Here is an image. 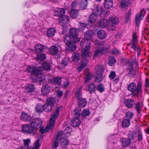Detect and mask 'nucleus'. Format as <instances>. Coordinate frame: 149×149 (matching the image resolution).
Wrapping results in <instances>:
<instances>
[{
	"mask_svg": "<svg viewBox=\"0 0 149 149\" xmlns=\"http://www.w3.org/2000/svg\"><path fill=\"white\" fill-rule=\"evenodd\" d=\"M35 3L32 0H30L27 1L25 4V6L27 8H29L32 6Z\"/></svg>",
	"mask_w": 149,
	"mask_h": 149,
	"instance_id": "obj_58",
	"label": "nucleus"
},
{
	"mask_svg": "<svg viewBox=\"0 0 149 149\" xmlns=\"http://www.w3.org/2000/svg\"><path fill=\"white\" fill-rule=\"evenodd\" d=\"M102 74L100 73L97 74L95 78V80L96 82H100L102 81Z\"/></svg>",
	"mask_w": 149,
	"mask_h": 149,
	"instance_id": "obj_49",
	"label": "nucleus"
},
{
	"mask_svg": "<svg viewBox=\"0 0 149 149\" xmlns=\"http://www.w3.org/2000/svg\"><path fill=\"white\" fill-rule=\"evenodd\" d=\"M95 9L93 12L90 15L89 21L91 24H93L97 18V16H99L101 15L103 12L102 7L100 5H95Z\"/></svg>",
	"mask_w": 149,
	"mask_h": 149,
	"instance_id": "obj_4",
	"label": "nucleus"
},
{
	"mask_svg": "<svg viewBox=\"0 0 149 149\" xmlns=\"http://www.w3.org/2000/svg\"><path fill=\"white\" fill-rule=\"evenodd\" d=\"M79 102V106L81 107H84L87 104V102L85 99L82 98L78 99Z\"/></svg>",
	"mask_w": 149,
	"mask_h": 149,
	"instance_id": "obj_35",
	"label": "nucleus"
},
{
	"mask_svg": "<svg viewBox=\"0 0 149 149\" xmlns=\"http://www.w3.org/2000/svg\"><path fill=\"white\" fill-rule=\"evenodd\" d=\"M58 48L55 46H51L49 49V52L50 54L53 55H55L58 52Z\"/></svg>",
	"mask_w": 149,
	"mask_h": 149,
	"instance_id": "obj_37",
	"label": "nucleus"
},
{
	"mask_svg": "<svg viewBox=\"0 0 149 149\" xmlns=\"http://www.w3.org/2000/svg\"><path fill=\"white\" fill-rule=\"evenodd\" d=\"M109 24V22L106 19H102L98 23L99 26L100 27H106Z\"/></svg>",
	"mask_w": 149,
	"mask_h": 149,
	"instance_id": "obj_20",
	"label": "nucleus"
},
{
	"mask_svg": "<svg viewBox=\"0 0 149 149\" xmlns=\"http://www.w3.org/2000/svg\"><path fill=\"white\" fill-rule=\"evenodd\" d=\"M95 45H97V46L96 47H98L100 48V49H98L96 50L95 52L94 56V57L96 58L103 52V51L104 45L102 44L101 42L97 40H96L95 42Z\"/></svg>",
	"mask_w": 149,
	"mask_h": 149,
	"instance_id": "obj_13",
	"label": "nucleus"
},
{
	"mask_svg": "<svg viewBox=\"0 0 149 149\" xmlns=\"http://www.w3.org/2000/svg\"><path fill=\"white\" fill-rule=\"evenodd\" d=\"M59 22L61 25L63 26H64L69 21V19L67 15H62L59 17L58 20Z\"/></svg>",
	"mask_w": 149,
	"mask_h": 149,
	"instance_id": "obj_14",
	"label": "nucleus"
},
{
	"mask_svg": "<svg viewBox=\"0 0 149 149\" xmlns=\"http://www.w3.org/2000/svg\"><path fill=\"white\" fill-rule=\"evenodd\" d=\"M71 17L73 18H76L78 14V10L72 9L70 13Z\"/></svg>",
	"mask_w": 149,
	"mask_h": 149,
	"instance_id": "obj_41",
	"label": "nucleus"
},
{
	"mask_svg": "<svg viewBox=\"0 0 149 149\" xmlns=\"http://www.w3.org/2000/svg\"><path fill=\"white\" fill-rule=\"evenodd\" d=\"M34 86L33 84H30L27 85V86L25 87V89L28 92H31L34 90Z\"/></svg>",
	"mask_w": 149,
	"mask_h": 149,
	"instance_id": "obj_42",
	"label": "nucleus"
},
{
	"mask_svg": "<svg viewBox=\"0 0 149 149\" xmlns=\"http://www.w3.org/2000/svg\"><path fill=\"white\" fill-rule=\"evenodd\" d=\"M72 131V129L70 127H67L64 131V134L66 136H70V132Z\"/></svg>",
	"mask_w": 149,
	"mask_h": 149,
	"instance_id": "obj_47",
	"label": "nucleus"
},
{
	"mask_svg": "<svg viewBox=\"0 0 149 149\" xmlns=\"http://www.w3.org/2000/svg\"><path fill=\"white\" fill-rule=\"evenodd\" d=\"M87 61H83L81 65L78 67L77 71L79 72H80V71L82 70L85 67L88 63Z\"/></svg>",
	"mask_w": 149,
	"mask_h": 149,
	"instance_id": "obj_43",
	"label": "nucleus"
},
{
	"mask_svg": "<svg viewBox=\"0 0 149 149\" xmlns=\"http://www.w3.org/2000/svg\"><path fill=\"white\" fill-rule=\"evenodd\" d=\"M145 85L146 87H149V79L147 78L146 79Z\"/></svg>",
	"mask_w": 149,
	"mask_h": 149,
	"instance_id": "obj_64",
	"label": "nucleus"
},
{
	"mask_svg": "<svg viewBox=\"0 0 149 149\" xmlns=\"http://www.w3.org/2000/svg\"><path fill=\"white\" fill-rule=\"evenodd\" d=\"M141 15L139 13L137 14L135 17V22L136 25L137 26H139L141 20H142L143 18H141Z\"/></svg>",
	"mask_w": 149,
	"mask_h": 149,
	"instance_id": "obj_40",
	"label": "nucleus"
},
{
	"mask_svg": "<svg viewBox=\"0 0 149 149\" xmlns=\"http://www.w3.org/2000/svg\"><path fill=\"white\" fill-rule=\"evenodd\" d=\"M36 109L37 112H42L44 110V105H41L40 104H38L36 106Z\"/></svg>",
	"mask_w": 149,
	"mask_h": 149,
	"instance_id": "obj_51",
	"label": "nucleus"
},
{
	"mask_svg": "<svg viewBox=\"0 0 149 149\" xmlns=\"http://www.w3.org/2000/svg\"><path fill=\"white\" fill-rule=\"evenodd\" d=\"M54 15L56 16L60 17L65 13V10L63 8H57L54 9Z\"/></svg>",
	"mask_w": 149,
	"mask_h": 149,
	"instance_id": "obj_19",
	"label": "nucleus"
},
{
	"mask_svg": "<svg viewBox=\"0 0 149 149\" xmlns=\"http://www.w3.org/2000/svg\"><path fill=\"white\" fill-rule=\"evenodd\" d=\"M128 69L130 70V71L133 69V65L132 63L130 62H128L126 65Z\"/></svg>",
	"mask_w": 149,
	"mask_h": 149,
	"instance_id": "obj_61",
	"label": "nucleus"
},
{
	"mask_svg": "<svg viewBox=\"0 0 149 149\" xmlns=\"http://www.w3.org/2000/svg\"><path fill=\"white\" fill-rule=\"evenodd\" d=\"M63 135L62 132H61L58 133L56 139L53 142L52 148L53 149H56L57 147L58 146V141H59L61 138L62 137V135Z\"/></svg>",
	"mask_w": 149,
	"mask_h": 149,
	"instance_id": "obj_17",
	"label": "nucleus"
},
{
	"mask_svg": "<svg viewBox=\"0 0 149 149\" xmlns=\"http://www.w3.org/2000/svg\"><path fill=\"white\" fill-rule=\"evenodd\" d=\"M130 4V1L123 0L120 3V6L122 8L129 6Z\"/></svg>",
	"mask_w": 149,
	"mask_h": 149,
	"instance_id": "obj_45",
	"label": "nucleus"
},
{
	"mask_svg": "<svg viewBox=\"0 0 149 149\" xmlns=\"http://www.w3.org/2000/svg\"><path fill=\"white\" fill-rule=\"evenodd\" d=\"M64 41L67 45V49L68 50L72 52L76 49V45L73 40L70 39L69 37H64Z\"/></svg>",
	"mask_w": 149,
	"mask_h": 149,
	"instance_id": "obj_7",
	"label": "nucleus"
},
{
	"mask_svg": "<svg viewBox=\"0 0 149 149\" xmlns=\"http://www.w3.org/2000/svg\"><path fill=\"white\" fill-rule=\"evenodd\" d=\"M37 80L40 83H45L49 82L51 81L50 78L48 76L42 75V76L36 77Z\"/></svg>",
	"mask_w": 149,
	"mask_h": 149,
	"instance_id": "obj_15",
	"label": "nucleus"
},
{
	"mask_svg": "<svg viewBox=\"0 0 149 149\" xmlns=\"http://www.w3.org/2000/svg\"><path fill=\"white\" fill-rule=\"evenodd\" d=\"M51 64L49 62H45L42 65V68L45 70H48L51 69Z\"/></svg>",
	"mask_w": 149,
	"mask_h": 149,
	"instance_id": "obj_39",
	"label": "nucleus"
},
{
	"mask_svg": "<svg viewBox=\"0 0 149 149\" xmlns=\"http://www.w3.org/2000/svg\"><path fill=\"white\" fill-rule=\"evenodd\" d=\"M56 32V30L53 28H50L47 31V35L48 37H51L53 36Z\"/></svg>",
	"mask_w": 149,
	"mask_h": 149,
	"instance_id": "obj_32",
	"label": "nucleus"
},
{
	"mask_svg": "<svg viewBox=\"0 0 149 149\" xmlns=\"http://www.w3.org/2000/svg\"><path fill=\"white\" fill-rule=\"evenodd\" d=\"M127 89L131 92L132 98H139L143 96V86L141 82H139L137 85L134 82L130 83L127 86Z\"/></svg>",
	"mask_w": 149,
	"mask_h": 149,
	"instance_id": "obj_3",
	"label": "nucleus"
},
{
	"mask_svg": "<svg viewBox=\"0 0 149 149\" xmlns=\"http://www.w3.org/2000/svg\"><path fill=\"white\" fill-rule=\"evenodd\" d=\"M146 12V9H143L141 10L139 14H140L141 15V18H144V15Z\"/></svg>",
	"mask_w": 149,
	"mask_h": 149,
	"instance_id": "obj_62",
	"label": "nucleus"
},
{
	"mask_svg": "<svg viewBox=\"0 0 149 149\" xmlns=\"http://www.w3.org/2000/svg\"><path fill=\"white\" fill-rule=\"evenodd\" d=\"M88 1L87 0H81L80 1L79 4L80 7L83 9H85L87 5Z\"/></svg>",
	"mask_w": 149,
	"mask_h": 149,
	"instance_id": "obj_44",
	"label": "nucleus"
},
{
	"mask_svg": "<svg viewBox=\"0 0 149 149\" xmlns=\"http://www.w3.org/2000/svg\"><path fill=\"white\" fill-rule=\"evenodd\" d=\"M134 115V114L133 113L130 111L127 112L125 113V118H127V120H129L130 121L132 119Z\"/></svg>",
	"mask_w": 149,
	"mask_h": 149,
	"instance_id": "obj_48",
	"label": "nucleus"
},
{
	"mask_svg": "<svg viewBox=\"0 0 149 149\" xmlns=\"http://www.w3.org/2000/svg\"><path fill=\"white\" fill-rule=\"evenodd\" d=\"M131 15V13L130 11H128L125 17L124 21L125 22L127 23L130 21V17Z\"/></svg>",
	"mask_w": 149,
	"mask_h": 149,
	"instance_id": "obj_54",
	"label": "nucleus"
},
{
	"mask_svg": "<svg viewBox=\"0 0 149 149\" xmlns=\"http://www.w3.org/2000/svg\"><path fill=\"white\" fill-rule=\"evenodd\" d=\"M121 145L123 146H127L131 144L130 139H128L124 138L120 140Z\"/></svg>",
	"mask_w": 149,
	"mask_h": 149,
	"instance_id": "obj_27",
	"label": "nucleus"
},
{
	"mask_svg": "<svg viewBox=\"0 0 149 149\" xmlns=\"http://www.w3.org/2000/svg\"><path fill=\"white\" fill-rule=\"evenodd\" d=\"M69 62V58L68 57L64 58L61 62V66L63 68H65L68 65Z\"/></svg>",
	"mask_w": 149,
	"mask_h": 149,
	"instance_id": "obj_36",
	"label": "nucleus"
},
{
	"mask_svg": "<svg viewBox=\"0 0 149 149\" xmlns=\"http://www.w3.org/2000/svg\"><path fill=\"white\" fill-rule=\"evenodd\" d=\"M90 114L89 110L88 109H84L82 111V115L84 117L88 116Z\"/></svg>",
	"mask_w": 149,
	"mask_h": 149,
	"instance_id": "obj_57",
	"label": "nucleus"
},
{
	"mask_svg": "<svg viewBox=\"0 0 149 149\" xmlns=\"http://www.w3.org/2000/svg\"><path fill=\"white\" fill-rule=\"evenodd\" d=\"M108 65L110 66L113 65L116 62V60L115 58L113 57H110L109 59Z\"/></svg>",
	"mask_w": 149,
	"mask_h": 149,
	"instance_id": "obj_50",
	"label": "nucleus"
},
{
	"mask_svg": "<svg viewBox=\"0 0 149 149\" xmlns=\"http://www.w3.org/2000/svg\"><path fill=\"white\" fill-rule=\"evenodd\" d=\"M20 117L22 120L24 121H28L30 122L33 121L30 116L28 115L27 113H22Z\"/></svg>",
	"mask_w": 149,
	"mask_h": 149,
	"instance_id": "obj_23",
	"label": "nucleus"
},
{
	"mask_svg": "<svg viewBox=\"0 0 149 149\" xmlns=\"http://www.w3.org/2000/svg\"><path fill=\"white\" fill-rule=\"evenodd\" d=\"M55 102L54 98H48L47 100L46 104L44 105V111L49 112L52 110L54 106Z\"/></svg>",
	"mask_w": 149,
	"mask_h": 149,
	"instance_id": "obj_9",
	"label": "nucleus"
},
{
	"mask_svg": "<svg viewBox=\"0 0 149 149\" xmlns=\"http://www.w3.org/2000/svg\"><path fill=\"white\" fill-rule=\"evenodd\" d=\"M61 81V78L60 77H56L54 78L53 80V83L54 84L59 85Z\"/></svg>",
	"mask_w": 149,
	"mask_h": 149,
	"instance_id": "obj_55",
	"label": "nucleus"
},
{
	"mask_svg": "<svg viewBox=\"0 0 149 149\" xmlns=\"http://www.w3.org/2000/svg\"><path fill=\"white\" fill-rule=\"evenodd\" d=\"M143 107L142 104L139 102H138L135 104V107L137 113H139L141 111Z\"/></svg>",
	"mask_w": 149,
	"mask_h": 149,
	"instance_id": "obj_33",
	"label": "nucleus"
},
{
	"mask_svg": "<svg viewBox=\"0 0 149 149\" xmlns=\"http://www.w3.org/2000/svg\"><path fill=\"white\" fill-rule=\"evenodd\" d=\"M137 135V133L134 132L129 135V138L130 139L133 140L135 139Z\"/></svg>",
	"mask_w": 149,
	"mask_h": 149,
	"instance_id": "obj_59",
	"label": "nucleus"
},
{
	"mask_svg": "<svg viewBox=\"0 0 149 149\" xmlns=\"http://www.w3.org/2000/svg\"><path fill=\"white\" fill-rule=\"evenodd\" d=\"M40 139H38L34 144V146L33 148H31L29 146L31 143L30 140L29 139H26L23 140L24 146H21L22 149H39L40 145Z\"/></svg>",
	"mask_w": 149,
	"mask_h": 149,
	"instance_id": "obj_6",
	"label": "nucleus"
},
{
	"mask_svg": "<svg viewBox=\"0 0 149 149\" xmlns=\"http://www.w3.org/2000/svg\"><path fill=\"white\" fill-rule=\"evenodd\" d=\"M79 3L77 1L73 2L71 4V6L73 8H75L79 5Z\"/></svg>",
	"mask_w": 149,
	"mask_h": 149,
	"instance_id": "obj_63",
	"label": "nucleus"
},
{
	"mask_svg": "<svg viewBox=\"0 0 149 149\" xmlns=\"http://www.w3.org/2000/svg\"><path fill=\"white\" fill-rule=\"evenodd\" d=\"M83 74L85 77L84 80L85 83L89 81L92 79V76L90 73L88 69L85 70Z\"/></svg>",
	"mask_w": 149,
	"mask_h": 149,
	"instance_id": "obj_18",
	"label": "nucleus"
},
{
	"mask_svg": "<svg viewBox=\"0 0 149 149\" xmlns=\"http://www.w3.org/2000/svg\"><path fill=\"white\" fill-rule=\"evenodd\" d=\"M90 48V46L86 45L85 48L82 50L81 57L83 60H86L85 61L88 62V60L90 58L91 53L89 51Z\"/></svg>",
	"mask_w": 149,
	"mask_h": 149,
	"instance_id": "obj_10",
	"label": "nucleus"
},
{
	"mask_svg": "<svg viewBox=\"0 0 149 149\" xmlns=\"http://www.w3.org/2000/svg\"><path fill=\"white\" fill-rule=\"evenodd\" d=\"M97 72L102 73L104 70V67L102 65H99L97 66L96 68Z\"/></svg>",
	"mask_w": 149,
	"mask_h": 149,
	"instance_id": "obj_56",
	"label": "nucleus"
},
{
	"mask_svg": "<svg viewBox=\"0 0 149 149\" xmlns=\"http://www.w3.org/2000/svg\"><path fill=\"white\" fill-rule=\"evenodd\" d=\"M97 36L99 38L102 39H104L107 37V34L105 31L100 30L97 32Z\"/></svg>",
	"mask_w": 149,
	"mask_h": 149,
	"instance_id": "obj_28",
	"label": "nucleus"
},
{
	"mask_svg": "<svg viewBox=\"0 0 149 149\" xmlns=\"http://www.w3.org/2000/svg\"><path fill=\"white\" fill-rule=\"evenodd\" d=\"M85 44L86 45H86H89L90 46L91 43L90 42H88L85 39L81 41L80 44V45L81 46V48H82V49H84V48H85V47H83Z\"/></svg>",
	"mask_w": 149,
	"mask_h": 149,
	"instance_id": "obj_53",
	"label": "nucleus"
},
{
	"mask_svg": "<svg viewBox=\"0 0 149 149\" xmlns=\"http://www.w3.org/2000/svg\"><path fill=\"white\" fill-rule=\"evenodd\" d=\"M63 109V107L62 106L58 107L56 109L55 111L52 114L49 120V124L47 125L46 129L45 130L43 127H40V132L41 134L40 136L41 138L43 137L44 136V134L45 132H48V130L47 129L52 130L54 128L56 120L59 116V112L62 111ZM41 126V125L40 127Z\"/></svg>",
	"mask_w": 149,
	"mask_h": 149,
	"instance_id": "obj_1",
	"label": "nucleus"
},
{
	"mask_svg": "<svg viewBox=\"0 0 149 149\" xmlns=\"http://www.w3.org/2000/svg\"><path fill=\"white\" fill-rule=\"evenodd\" d=\"M72 114L75 117L71 120L70 122L71 125L74 127L79 126L81 123L79 119L78 118L80 116L81 114L79 109L77 108H75L72 112Z\"/></svg>",
	"mask_w": 149,
	"mask_h": 149,
	"instance_id": "obj_5",
	"label": "nucleus"
},
{
	"mask_svg": "<svg viewBox=\"0 0 149 149\" xmlns=\"http://www.w3.org/2000/svg\"><path fill=\"white\" fill-rule=\"evenodd\" d=\"M133 42L131 47L133 48L134 51H136V43L137 42V36L135 33H134L132 36Z\"/></svg>",
	"mask_w": 149,
	"mask_h": 149,
	"instance_id": "obj_21",
	"label": "nucleus"
},
{
	"mask_svg": "<svg viewBox=\"0 0 149 149\" xmlns=\"http://www.w3.org/2000/svg\"><path fill=\"white\" fill-rule=\"evenodd\" d=\"M44 46L42 45L38 44L36 45L35 46V52L36 53L38 54L43 52Z\"/></svg>",
	"mask_w": 149,
	"mask_h": 149,
	"instance_id": "obj_24",
	"label": "nucleus"
},
{
	"mask_svg": "<svg viewBox=\"0 0 149 149\" xmlns=\"http://www.w3.org/2000/svg\"><path fill=\"white\" fill-rule=\"evenodd\" d=\"M109 77L110 80H114L116 82L118 81V78H117L116 72L113 71L111 72L109 75Z\"/></svg>",
	"mask_w": 149,
	"mask_h": 149,
	"instance_id": "obj_34",
	"label": "nucleus"
},
{
	"mask_svg": "<svg viewBox=\"0 0 149 149\" xmlns=\"http://www.w3.org/2000/svg\"><path fill=\"white\" fill-rule=\"evenodd\" d=\"M61 145L63 147H64L68 145L69 141L68 139L66 138H62V136L59 140Z\"/></svg>",
	"mask_w": 149,
	"mask_h": 149,
	"instance_id": "obj_30",
	"label": "nucleus"
},
{
	"mask_svg": "<svg viewBox=\"0 0 149 149\" xmlns=\"http://www.w3.org/2000/svg\"><path fill=\"white\" fill-rule=\"evenodd\" d=\"M81 91V89L79 88H78L76 93L75 96L78 100L82 98Z\"/></svg>",
	"mask_w": 149,
	"mask_h": 149,
	"instance_id": "obj_52",
	"label": "nucleus"
},
{
	"mask_svg": "<svg viewBox=\"0 0 149 149\" xmlns=\"http://www.w3.org/2000/svg\"><path fill=\"white\" fill-rule=\"evenodd\" d=\"M109 24L111 26L108 27V29L110 31H113L115 30L114 26L117 24L118 22V19L116 17H111L109 20Z\"/></svg>",
	"mask_w": 149,
	"mask_h": 149,
	"instance_id": "obj_12",
	"label": "nucleus"
},
{
	"mask_svg": "<svg viewBox=\"0 0 149 149\" xmlns=\"http://www.w3.org/2000/svg\"><path fill=\"white\" fill-rule=\"evenodd\" d=\"M27 70L28 72H31L32 75H40L43 73L40 67L29 66L28 67Z\"/></svg>",
	"mask_w": 149,
	"mask_h": 149,
	"instance_id": "obj_11",
	"label": "nucleus"
},
{
	"mask_svg": "<svg viewBox=\"0 0 149 149\" xmlns=\"http://www.w3.org/2000/svg\"><path fill=\"white\" fill-rule=\"evenodd\" d=\"M104 4L105 8H110L113 6L112 0H104Z\"/></svg>",
	"mask_w": 149,
	"mask_h": 149,
	"instance_id": "obj_31",
	"label": "nucleus"
},
{
	"mask_svg": "<svg viewBox=\"0 0 149 149\" xmlns=\"http://www.w3.org/2000/svg\"><path fill=\"white\" fill-rule=\"evenodd\" d=\"M96 86L93 83L89 84L86 87V89L87 91H89L91 93L94 92Z\"/></svg>",
	"mask_w": 149,
	"mask_h": 149,
	"instance_id": "obj_26",
	"label": "nucleus"
},
{
	"mask_svg": "<svg viewBox=\"0 0 149 149\" xmlns=\"http://www.w3.org/2000/svg\"><path fill=\"white\" fill-rule=\"evenodd\" d=\"M130 124V121L127 118L123 119L122 121L121 125L123 128H127L129 127Z\"/></svg>",
	"mask_w": 149,
	"mask_h": 149,
	"instance_id": "obj_29",
	"label": "nucleus"
},
{
	"mask_svg": "<svg viewBox=\"0 0 149 149\" xmlns=\"http://www.w3.org/2000/svg\"><path fill=\"white\" fill-rule=\"evenodd\" d=\"M93 35V31L92 30H88L85 32L84 38L88 42H90L91 41Z\"/></svg>",
	"mask_w": 149,
	"mask_h": 149,
	"instance_id": "obj_16",
	"label": "nucleus"
},
{
	"mask_svg": "<svg viewBox=\"0 0 149 149\" xmlns=\"http://www.w3.org/2000/svg\"><path fill=\"white\" fill-rule=\"evenodd\" d=\"M46 58L45 55L43 54H38L36 57V59L38 60L43 61Z\"/></svg>",
	"mask_w": 149,
	"mask_h": 149,
	"instance_id": "obj_46",
	"label": "nucleus"
},
{
	"mask_svg": "<svg viewBox=\"0 0 149 149\" xmlns=\"http://www.w3.org/2000/svg\"><path fill=\"white\" fill-rule=\"evenodd\" d=\"M78 33L77 30L76 28H72L70 30L69 35L65 37H69L70 39L73 40L76 42H79L80 39L77 37Z\"/></svg>",
	"mask_w": 149,
	"mask_h": 149,
	"instance_id": "obj_8",
	"label": "nucleus"
},
{
	"mask_svg": "<svg viewBox=\"0 0 149 149\" xmlns=\"http://www.w3.org/2000/svg\"><path fill=\"white\" fill-rule=\"evenodd\" d=\"M134 97L132 99H128L126 100L125 102V105L128 108H130L132 107L134 104Z\"/></svg>",
	"mask_w": 149,
	"mask_h": 149,
	"instance_id": "obj_25",
	"label": "nucleus"
},
{
	"mask_svg": "<svg viewBox=\"0 0 149 149\" xmlns=\"http://www.w3.org/2000/svg\"><path fill=\"white\" fill-rule=\"evenodd\" d=\"M97 89L100 92H102L104 90V88L102 84H100L97 86Z\"/></svg>",
	"mask_w": 149,
	"mask_h": 149,
	"instance_id": "obj_60",
	"label": "nucleus"
},
{
	"mask_svg": "<svg viewBox=\"0 0 149 149\" xmlns=\"http://www.w3.org/2000/svg\"><path fill=\"white\" fill-rule=\"evenodd\" d=\"M72 60L73 62H77L80 58V54L78 52L74 53L72 55Z\"/></svg>",
	"mask_w": 149,
	"mask_h": 149,
	"instance_id": "obj_38",
	"label": "nucleus"
},
{
	"mask_svg": "<svg viewBox=\"0 0 149 149\" xmlns=\"http://www.w3.org/2000/svg\"><path fill=\"white\" fill-rule=\"evenodd\" d=\"M31 122L30 124L24 125L22 130L24 132L33 135L36 133L37 129L40 127L42 121L40 119L36 118Z\"/></svg>",
	"mask_w": 149,
	"mask_h": 149,
	"instance_id": "obj_2",
	"label": "nucleus"
},
{
	"mask_svg": "<svg viewBox=\"0 0 149 149\" xmlns=\"http://www.w3.org/2000/svg\"><path fill=\"white\" fill-rule=\"evenodd\" d=\"M41 91L44 95H47L49 93L50 91V88L48 84L44 85L42 87Z\"/></svg>",
	"mask_w": 149,
	"mask_h": 149,
	"instance_id": "obj_22",
	"label": "nucleus"
}]
</instances>
